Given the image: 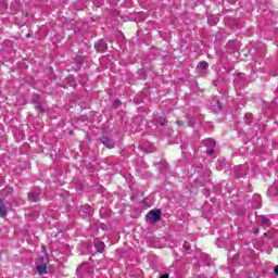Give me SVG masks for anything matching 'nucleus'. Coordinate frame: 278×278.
I'll list each match as a JSON object with an SVG mask.
<instances>
[{"label":"nucleus","instance_id":"nucleus-1","mask_svg":"<svg viewBox=\"0 0 278 278\" xmlns=\"http://www.w3.org/2000/svg\"><path fill=\"white\" fill-rule=\"evenodd\" d=\"M161 217H162V212L161 211H150L147 214V220L151 225H154V223H157V220H160Z\"/></svg>","mask_w":278,"mask_h":278},{"label":"nucleus","instance_id":"nucleus-2","mask_svg":"<svg viewBox=\"0 0 278 278\" xmlns=\"http://www.w3.org/2000/svg\"><path fill=\"white\" fill-rule=\"evenodd\" d=\"M101 142H102V144H104V147H106V149H114V146L116 144L114 142V139L109 138V137H102Z\"/></svg>","mask_w":278,"mask_h":278},{"label":"nucleus","instance_id":"nucleus-3","mask_svg":"<svg viewBox=\"0 0 278 278\" xmlns=\"http://www.w3.org/2000/svg\"><path fill=\"white\" fill-rule=\"evenodd\" d=\"M94 48L100 53H103L104 51H108V43L105 42V40H99L98 42H96Z\"/></svg>","mask_w":278,"mask_h":278},{"label":"nucleus","instance_id":"nucleus-4","mask_svg":"<svg viewBox=\"0 0 278 278\" xmlns=\"http://www.w3.org/2000/svg\"><path fill=\"white\" fill-rule=\"evenodd\" d=\"M4 216H8V207L3 203V200H0V217L4 218Z\"/></svg>","mask_w":278,"mask_h":278},{"label":"nucleus","instance_id":"nucleus-5","mask_svg":"<svg viewBox=\"0 0 278 278\" xmlns=\"http://www.w3.org/2000/svg\"><path fill=\"white\" fill-rule=\"evenodd\" d=\"M37 271L39 275H47V264L42 263L36 266Z\"/></svg>","mask_w":278,"mask_h":278},{"label":"nucleus","instance_id":"nucleus-6","mask_svg":"<svg viewBox=\"0 0 278 278\" xmlns=\"http://www.w3.org/2000/svg\"><path fill=\"white\" fill-rule=\"evenodd\" d=\"M258 223H261V225H266L267 227H270V219H268V217L264 215L258 216Z\"/></svg>","mask_w":278,"mask_h":278},{"label":"nucleus","instance_id":"nucleus-7","mask_svg":"<svg viewBox=\"0 0 278 278\" xmlns=\"http://www.w3.org/2000/svg\"><path fill=\"white\" fill-rule=\"evenodd\" d=\"M94 248L97 249V251H99V253H103L105 249V243L99 241L94 244Z\"/></svg>","mask_w":278,"mask_h":278},{"label":"nucleus","instance_id":"nucleus-8","mask_svg":"<svg viewBox=\"0 0 278 278\" xmlns=\"http://www.w3.org/2000/svg\"><path fill=\"white\" fill-rule=\"evenodd\" d=\"M205 144H206V147H210L211 149H213V147H216V142L213 139H206Z\"/></svg>","mask_w":278,"mask_h":278},{"label":"nucleus","instance_id":"nucleus-9","mask_svg":"<svg viewBox=\"0 0 278 278\" xmlns=\"http://www.w3.org/2000/svg\"><path fill=\"white\" fill-rule=\"evenodd\" d=\"M207 66H210V65H208L207 62H205V61H202V62L199 63V67H200L202 71H205V68H207Z\"/></svg>","mask_w":278,"mask_h":278},{"label":"nucleus","instance_id":"nucleus-10","mask_svg":"<svg viewBox=\"0 0 278 278\" xmlns=\"http://www.w3.org/2000/svg\"><path fill=\"white\" fill-rule=\"evenodd\" d=\"M28 197L30 201H38V197H35L34 193H29Z\"/></svg>","mask_w":278,"mask_h":278},{"label":"nucleus","instance_id":"nucleus-11","mask_svg":"<svg viewBox=\"0 0 278 278\" xmlns=\"http://www.w3.org/2000/svg\"><path fill=\"white\" fill-rule=\"evenodd\" d=\"M118 105H121V101H119V100H115V101H114V106H115V108H118Z\"/></svg>","mask_w":278,"mask_h":278},{"label":"nucleus","instance_id":"nucleus-12","mask_svg":"<svg viewBox=\"0 0 278 278\" xmlns=\"http://www.w3.org/2000/svg\"><path fill=\"white\" fill-rule=\"evenodd\" d=\"M206 154L207 155H213L214 154V150H206Z\"/></svg>","mask_w":278,"mask_h":278},{"label":"nucleus","instance_id":"nucleus-13","mask_svg":"<svg viewBox=\"0 0 278 278\" xmlns=\"http://www.w3.org/2000/svg\"><path fill=\"white\" fill-rule=\"evenodd\" d=\"M217 168H218L219 170H223V167H220V162L217 163Z\"/></svg>","mask_w":278,"mask_h":278},{"label":"nucleus","instance_id":"nucleus-14","mask_svg":"<svg viewBox=\"0 0 278 278\" xmlns=\"http://www.w3.org/2000/svg\"><path fill=\"white\" fill-rule=\"evenodd\" d=\"M274 271H275L276 275L278 276V265L274 268Z\"/></svg>","mask_w":278,"mask_h":278},{"label":"nucleus","instance_id":"nucleus-15","mask_svg":"<svg viewBox=\"0 0 278 278\" xmlns=\"http://www.w3.org/2000/svg\"><path fill=\"white\" fill-rule=\"evenodd\" d=\"M160 278H168V274H163Z\"/></svg>","mask_w":278,"mask_h":278},{"label":"nucleus","instance_id":"nucleus-16","mask_svg":"<svg viewBox=\"0 0 278 278\" xmlns=\"http://www.w3.org/2000/svg\"><path fill=\"white\" fill-rule=\"evenodd\" d=\"M254 233H260V228H256V229L254 230Z\"/></svg>","mask_w":278,"mask_h":278},{"label":"nucleus","instance_id":"nucleus-17","mask_svg":"<svg viewBox=\"0 0 278 278\" xmlns=\"http://www.w3.org/2000/svg\"><path fill=\"white\" fill-rule=\"evenodd\" d=\"M83 210H90V207L89 206H84Z\"/></svg>","mask_w":278,"mask_h":278},{"label":"nucleus","instance_id":"nucleus-18","mask_svg":"<svg viewBox=\"0 0 278 278\" xmlns=\"http://www.w3.org/2000/svg\"><path fill=\"white\" fill-rule=\"evenodd\" d=\"M88 215H89V216H92V211H88Z\"/></svg>","mask_w":278,"mask_h":278},{"label":"nucleus","instance_id":"nucleus-19","mask_svg":"<svg viewBox=\"0 0 278 278\" xmlns=\"http://www.w3.org/2000/svg\"><path fill=\"white\" fill-rule=\"evenodd\" d=\"M177 124H178V125H184V124H182L181 122H179V121L177 122Z\"/></svg>","mask_w":278,"mask_h":278},{"label":"nucleus","instance_id":"nucleus-20","mask_svg":"<svg viewBox=\"0 0 278 278\" xmlns=\"http://www.w3.org/2000/svg\"><path fill=\"white\" fill-rule=\"evenodd\" d=\"M269 190H270V191L275 190V187H271Z\"/></svg>","mask_w":278,"mask_h":278}]
</instances>
